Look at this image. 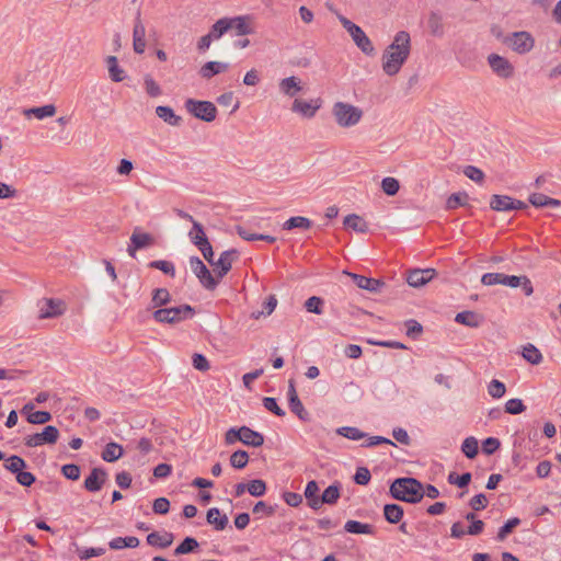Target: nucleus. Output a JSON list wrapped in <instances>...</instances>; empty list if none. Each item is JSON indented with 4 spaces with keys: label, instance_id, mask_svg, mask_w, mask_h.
Listing matches in <instances>:
<instances>
[{
    "label": "nucleus",
    "instance_id": "obj_1",
    "mask_svg": "<svg viewBox=\"0 0 561 561\" xmlns=\"http://www.w3.org/2000/svg\"><path fill=\"white\" fill-rule=\"evenodd\" d=\"M411 54V36L407 31H399L381 56V67L387 76H396Z\"/></svg>",
    "mask_w": 561,
    "mask_h": 561
},
{
    "label": "nucleus",
    "instance_id": "obj_2",
    "mask_svg": "<svg viewBox=\"0 0 561 561\" xmlns=\"http://www.w3.org/2000/svg\"><path fill=\"white\" fill-rule=\"evenodd\" d=\"M390 494L396 500L419 503L423 496V485L414 478L396 479L390 486Z\"/></svg>",
    "mask_w": 561,
    "mask_h": 561
},
{
    "label": "nucleus",
    "instance_id": "obj_3",
    "mask_svg": "<svg viewBox=\"0 0 561 561\" xmlns=\"http://www.w3.org/2000/svg\"><path fill=\"white\" fill-rule=\"evenodd\" d=\"M332 115L337 126L351 128L360 122L363 111L351 103L339 101L332 106Z\"/></svg>",
    "mask_w": 561,
    "mask_h": 561
},
{
    "label": "nucleus",
    "instance_id": "obj_4",
    "mask_svg": "<svg viewBox=\"0 0 561 561\" xmlns=\"http://www.w3.org/2000/svg\"><path fill=\"white\" fill-rule=\"evenodd\" d=\"M195 310L190 305H181L178 307L159 308L153 311L152 318L159 323L176 324L186 319L193 318Z\"/></svg>",
    "mask_w": 561,
    "mask_h": 561
},
{
    "label": "nucleus",
    "instance_id": "obj_5",
    "mask_svg": "<svg viewBox=\"0 0 561 561\" xmlns=\"http://www.w3.org/2000/svg\"><path fill=\"white\" fill-rule=\"evenodd\" d=\"M336 16L343 27L347 31L355 45L366 55L375 53L374 45L365 32L355 23L336 12Z\"/></svg>",
    "mask_w": 561,
    "mask_h": 561
},
{
    "label": "nucleus",
    "instance_id": "obj_6",
    "mask_svg": "<svg viewBox=\"0 0 561 561\" xmlns=\"http://www.w3.org/2000/svg\"><path fill=\"white\" fill-rule=\"evenodd\" d=\"M185 108L191 115L206 123L215 121L217 116V107L209 101L187 99Z\"/></svg>",
    "mask_w": 561,
    "mask_h": 561
},
{
    "label": "nucleus",
    "instance_id": "obj_7",
    "mask_svg": "<svg viewBox=\"0 0 561 561\" xmlns=\"http://www.w3.org/2000/svg\"><path fill=\"white\" fill-rule=\"evenodd\" d=\"M502 43L507 45L513 51L523 55L534 48L535 39L530 33L519 31L502 37Z\"/></svg>",
    "mask_w": 561,
    "mask_h": 561
},
{
    "label": "nucleus",
    "instance_id": "obj_8",
    "mask_svg": "<svg viewBox=\"0 0 561 561\" xmlns=\"http://www.w3.org/2000/svg\"><path fill=\"white\" fill-rule=\"evenodd\" d=\"M38 319H54L62 316L67 306L66 302L58 298H43L38 302Z\"/></svg>",
    "mask_w": 561,
    "mask_h": 561
},
{
    "label": "nucleus",
    "instance_id": "obj_9",
    "mask_svg": "<svg viewBox=\"0 0 561 561\" xmlns=\"http://www.w3.org/2000/svg\"><path fill=\"white\" fill-rule=\"evenodd\" d=\"M59 438V431L56 426L47 425L41 433H35L24 437V444L27 447L34 448L45 444L53 445Z\"/></svg>",
    "mask_w": 561,
    "mask_h": 561
},
{
    "label": "nucleus",
    "instance_id": "obj_10",
    "mask_svg": "<svg viewBox=\"0 0 561 561\" xmlns=\"http://www.w3.org/2000/svg\"><path fill=\"white\" fill-rule=\"evenodd\" d=\"M190 267L199 279L203 287L209 290H214L217 287L218 280L211 275L207 266L198 256L190 257Z\"/></svg>",
    "mask_w": 561,
    "mask_h": 561
},
{
    "label": "nucleus",
    "instance_id": "obj_11",
    "mask_svg": "<svg viewBox=\"0 0 561 561\" xmlns=\"http://www.w3.org/2000/svg\"><path fill=\"white\" fill-rule=\"evenodd\" d=\"M488 64L493 73L502 79H510L514 76L515 68L513 64L499 54H490L488 56Z\"/></svg>",
    "mask_w": 561,
    "mask_h": 561
},
{
    "label": "nucleus",
    "instance_id": "obj_12",
    "mask_svg": "<svg viewBox=\"0 0 561 561\" xmlns=\"http://www.w3.org/2000/svg\"><path fill=\"white\" fill-rule=\"evenodd\" d=\"M490 207L495 211H510L515 209H523L526 207V204L507 195L494 194L491 196Z\"/></svg>",
    "mask_w": 561,
    "mask_h": 561
},
{
    "label": "nucleus",
    "instance_id": "obj_13",
    "mask_svg": "<svg viewBox=\"0 0 561 561\" xmlns=\"http://www.w3.org/2000/svg\"><path fill=\"white\" fill-rule=\"evenodd\" d=\"M239 257L237 250L224 251L219 259L211 264L215 267V273L219 278L224 277L232 266V263Z\"/></svg>",
    "mask_w": 561,
    "mask_h": 561
},
{
    "label": "nucleus",
    "instance_id": "obj_14",
    "mask_svg": "<svg viewBox=\"0 0 561 561\" xmlns=\"http://www.w3.org/2000/svg\"><path fill=\"white\" fill-rule=\"evenodd\" d=\"M146 27L140 19V12L137 13L133 30V48L137 54H142L146 49Z\"/></svg>",
    "mask_w": 561,
    "mask_h": 561
},
{
    "label": "nucleus",
    "instance_id": "obj_15",
    "mask_svg": "<svg viewBox=\"0 0 561 561\" xmlns=\"http://www.w3.org/2000/svg\"><path fill=\"white\" fill-rule=\"evenodd\" d=\"M180 216L193 224L192 229L188 232V237L197 248H202L203 244L208 242L204 228L198 221L194 220V218L187 213L181 211Z\"/></svg>",
    "mask_w": 561,
    "mask_h": 561
},
{
    "label": "nucleus",
    "instance_id": "obj_16",
    "mask_svg": "<svg viewBox=\"0 0 561 561\" xmlns=\"http://www.w3.org/2000/svg\"><path fill=\"white\" fill-rule=\"evenodd\" d=\"M435 275L436 271L434 268L413 270L409 273L407 282L410 286L417 288L427 284Z\"/></svg>",
    "mask_w": 561,
    "mask_h": 561
},
{
    "label": "nucleus",
    "instance_id": "obj_17",
    "mask_svg": "<svg viewBox=\"0 0 561 561\" xmlns=\"http://www.w3.org/2000/svg\"><path fill=\"white\" fill-rule=\"evenodd\" d=\"M107 474L105 470L101 468H93L89 477L84 480V488L89 492H98L102 489Z\"/></svg>",
    "mask_w": 561,
    "mask_h": 561
},
{
    "label": "nucleus",
    "instance_id": "obj_18",
    "mask_svg": "<svg viewBox=\"0 0 561 561\" xmlns=\"http://www.w3.org/2000/svg\"><path fill=\"white\" fill-rule=\"evenodd\" d=\"M228 23L230 24V30H236V33L239 36L252 34L254 32L252 27V16L250 15H240L228 19Z\"/></svg>",
    "mask_w": 561,
    "mask_h": 561
},
{
    "label": "nucleus",
    "instance_id": "obj_19",
    "mask_svg": "<svg viewBox=\"0 0 561 561\" xmlns=\"http://www.w3.org/2000/svg\"><path fill=\"white\" fill-rule=\"evenodd\" d=\"M278 88L285 96L294 98L302 90L301 80L298 77L290 76L282 79Z\"/></svg>",
    "mask_w": 561,
    "mask_h": 561
},
{
    "label": "nucleus",
    "instance_id": "obj_20",
    "mask_svg": "<svg viewBox=\"0 0 561 561\" xmlns=\"http://www.w3.org/2000/svg\"><path fill=\"white\" fill-rule=\"evenodd\" d=\"M348 275L353 278L354 283L358 288L366 289L370 293L380 291L381 287L385 285V283L381 282L380 279L370 278L353 273H350Z\"/></svg>",
    "mask_w": 561,
    "mask_h": 561
},
{
    "label": "nucleus",
    "instance_id": "obj_21",
    "mask_svg": "<svg viewBox=\"0 0 561 561\" xmlns=\"http://www.w3.org/2000/svg\"><path fill=\"white\" fill-rule=\"evenodd\" d=\"M320 105L314 104L313 101H304L300 99H295L291 105V111L294 113H298L304 117L312 118L317 111L319 110Z\"/></svg>",
    "mask_w": 561,
    "mask_h": 561
},
{
    "label": "nucleus",
    "instance_id": "obj_22",
    "mask_svg": "<svg viewBox=\"0 0 561 561\" xmlns=\"http://www.w3.org/2000/svg\"><path fill=\"white\" fill-rule=\"evenodd\" d=\"M229 64L222 61H207L204 64L198 73L203 79L209 80L216 75L227 71Z\"/></svg>",
    "mask_w": 561,
    "mask_h": 561
},
{
    "label": "nucleus",
    "instance_id": "obj_23",
    "mask_svg": "<svg viewBox=\"0 0 561 561\" xmlns=\"http://www.w3.org/2000/svg\"><path fill=\"white\" fill-rule=\"evenodd\" d=\"M240 442L247 446L261 447L264 444V436L248 426H241Z\"/></svg>",
    "mask_w": 561,
    "mask_h": 561
},
{
    "label": "nucleus",
    "instance_id": "obj_24",
    "mask_svg": "<svg viewBox=\"0 0 561 561\" xmlns=\"http://www.w3.org/2000/svg\"><path fill=\"white\" fill-rule=\"evenodd\" d=\"M156 114L159 118L171 126H180L182 123L181 116L176 115L170 106H157Z\"/></svg>",
    "mask_w": 561,
    "mask_h": 561
},
{
    "label": "nucleus",
    "instance_id": "obj_25",
    "mask_svg": "<svg viewBox=\"0 0 561 561\" xmlns=\"http://www.w3.org/2000/svg\"><path fill=\"white\" fill-rule=\"evenodd\" d=\"M343 225L345 228L356 232L366 233L368 231L367 222L356 214L347 215L343 220Z\"/></svg>",
    "mask_w": 561,
    "mask_h": 561
},
{
    "label": "nucleus",
    "instance_id": "obj_26",
    "mask_svg": "<svg viewBox=\"0 0 561 561\" xmlns=\"http://www.w3.org/2000/svg\"><path fill=\"white\" fill-rule=\"evenodd\" d=\"M340 490H341V485L340 483H334V484H331L329 485L322 493V495L320 496L319 499V508L323 505V504H329V505H333L337 502V500L340 499Z\"/></svg>",
    "mask_w": 561,
    "mask_h": 561
},
{
    "label": "nucleus",
    "instance_id": "obj_27",
    "mask_svg": "<svg viewBox=\"0 0 561 561\" xmlns=\"http://www.w3.org/2000/svg\"><path fill=\"white\" fill-rule=\"evenodd\" d=\"M207 523L213 525L216 530H224L228 525V517L221 515L217 507L209 508L206 515Z\"/></svg>",
    "mask_w": 561,
    "mask_h": 561
},
{
    "label": "nucleus",
    "instance_id": "obj_28",
    "mask_svg": "<svg viewBox=\"0 0 561 561\" xmlns=\"http://www.w3.org/2000/svg\"><path fill=\"white\" fill-rule=\"evenodd\" d=\"M318 492H319V485H318L317 481H314V480L309 481L305 489V497L307 500L309 507H311L314 511L319 510L320 496L318 495Z\"/></svg>",
    "mask_w": 561,
    "mask_h": 561
},
{
    "label": "nucleus",
    "instance_id": "obj_29",
    "mask_svg": "<svg viewBox=\"0 0 561 561\" xmlns=\"http://www.w3.org/2000/svg\"><path fill=\"white\" fill-rule=\"evenodd\" d=\"M23 114L26 117L34 115L37 119H44L46 117H51L56 114V106L54 104H47L39 107L25 108L23 111Z\"/></svg>",
    "mask_w": 561,
    "mask_h": 561
},
{
    "label": "nucleus",
    "instance_id": "obj_30",
    "mask_svg": "<svg viewBox=\"0 0 561 561\" xmlns=\"http://www.w3.org/2000/svg\"><path fill=\"white\" fill-rule=\"evenodd\" d=\"M529 203L535 207H559L561 201L551 198L542 193H533L529 196Z\"/></svg>",
    "mask_w": 561,
    "mask_h": 561
},
{
    "label": "nucleus",
    "instance_id": "obj_31",
    "mask_svg": "<svg viewBox=\"0 0 561 561\" xmlns=\"http://www.w3.org/2000/svg\"><path fill=\"white\" fill-rule=\"evenodd\" d=\"M171 301V295L167 288H157L152 291L150 307L156 310L164 308Z\"/></svg>",
    "mask_w": 561,
    "mask_h": 561
},
{
    "label": "nucleus",
    "instance_id": "obj_32",
    "mask_svg": "<svg viewBox=\"0 0 561 561\" xmlns=\"http://www.w3.org/2000/svg\"><path fill=\"white\" fill-rule=\"evenodd\" d=\"M108 75L112 81L122 82L125 79V71L118 66V60L115 56L106 58Z\"/></svg>",
    "mask_w": 561,
    "mask_h": 561
},
{
    "label": "nucleus",
    "instance_id": "obj_33",
    "mask_svg": "<svg viewBox=\"0 0 561 561\" xmlns=\"http://www.w3.org/2000/svg\"><path fill=\"white\" fill-rule=\"evenodd\" d=\"M123 453L124 449L119 444L111 442L106 444L102 451V459L107 462H113L119 459L123 456Z\"/></svg>",
    "mask_w": 561,
    "mask_h": 561
},
{
    "label": "nucleus",
    "instance_id": "obj_34",
    "mask_svg": "<svg viewBox=\"0 0 561 561\" xmlns=\"http://www.w3.org/2000/svg\"><path fill=\"white\" fill-rule=\"evenodd\" d=\"M455 321L470 328H477L481 323V317L473 311H462L456 314Z\"/></svg>",
    "mask_w": 561,
    "mask_h": 561
},
{
    "label": "nucleus",
    "instance_id": "obj_35",
    "mask_svg": "<svg viewBox=\"0 0 561 561\" xmlns=\"http://www.w3.org/2000/svg\"><path fill=\"white\" fill-rule=\"evenodd\" d=\"M427 26L432 35L443 36L444 24L443 18L438 12L432 11L428 15Z\"/></svg>",
    "mask_w": 561,
    "mask_h": 561
},
{
    "label": "nucleus",
    "instance_id": "obj_36",
    "mask_svg": "<svg viewBox=\"0 0 561 561\" xmlns=\"http://www.w3.org/2000/svg\"><path fill=\"white\" fill-rule=\"evenodd\" d=\"M130 242L135 244L136 248L145 249L154 243V238L150 233L139 232L138 229H135L130 237Z\"/></svg>",
    "mask_w": 561,
    "mask_h": 561
},
{
    "label": "nucleus",
    "instance_id": "obj_37",
    "mask_svg": "<svg viewBox=\"0 0 561 561\" xmlns=\"http://www.w3.org/2000/svg\"><path fill=\"white\" fill-rule=\"evenodd\" d=\"M383 515L388 523L398 524L403 517V508L398 504H386Z\"/></svg>",
    "mask_w": 561,
    "mask_h": 561
},
{
    "label": "nucleus",
    "instance_id": "obj_38",
    "mask_svg": "<svg viewBox=\"0 0 561 561\" xmlns=\"http://www.w3.org/2000/svg\"><path fill=\"white\" fill-rule=\"evenodd\" d=\"M173 541V535L172 534H165L160 535L158 533H151L147 536V542L150 546H157L160 548H167L169 547Z\"/></svg>",
    "mask_w": 561,
    "mask_h": 561
},
{
    "label": "nucleus",
    "instance_id": "obj_39",
    "mask_svg": "<svg viewBox=\"0 0 561 561\" xmlns=\"http://www.w3.org/2000/svg\"><path fill=\"white\" fill-rule=\"evenodd\" d=\"M344 529L351 534H364L371 535L373 526L369 524H363L357 520H347L344 525Z\"/></svg>",
    "mask_w": 561,
    "mask_h": 561
},
{
    "label": "nucleus",
    "instance_id": "obj_40",
    "mask_svg": "<svg viewBox=\"0 0 561 561\" xmlns=\"http://www.w3.org/2000/svg\"><path fill=\"white\" fill-rule=\"evenodd\" d=\"M312 226V221L302 216L290 217L283 224V229L291 230L295 228L309 229Z\"/></svg>",
    "mask_w": 561,
    "mask_h": 561
},
{
    "label": "nucleus",
    "instance_id": "obj_41",
    "mask_svg": "<svg viewBox=\"0 0 561 561\" xmlns=\"http://www.w3.org/2000/svg\"><path fill=\"white\" fill-rule=\"evenodd\" d=\"M522 354L525 360L533 365H539L542 362V354L533 344H527L526 346H524Z\"/></svg>",
    "mask_w": 561,
    "mask_h": 561
},
{
    "label": "nucleus",
    "instance_id": "obj_42",
    "mask_svg": "<svg viewBox=\"0 0 561 561\" xmlns=\"http://www.w3.org/2000/svg\"><path fill=\"white\" fill-rule=\"evenodd\" d=\"M27 467L25 460L16 455L10 456L5 459L4 468L11 473L16 474L19 471L24 470Z\"/></svg>",
    "mask_w": 561,
    "mask_h": 561
},
{
    "label": "nucleus",
    "instance_id": "obj_43",
    "mask_svg": "<svg viewBox=\"0 0 561 561\" xmlns=\"http://www.w3.org/2000/svg\"><path fill=\"white\" fill-rule=\"evenodd\" d=\"M469 196L465 192H458L451 194L446 202L447 209H456L460 206H467Z\"/></svg>",
    "mask_w": 561,
    "mask_h": 561
},
{
    "label": "nucleus",
    "instance_id": "obj_44",
    "mask_svg": "<svg viewBox=\"0 0 561 561\" xmlns=\"http://www.w3.org/2000/svg\"><path fill=\"white\" fill-rule=\"evenodd\" d=\"M520 525V519L518 517L510 518L497 531V540L503 541L507 538V536L513 533V530Z\"/></svg>",
    "mask_w": 561,
    "mask_h": 561
},
{
    "label": "nucleus",
    "instance_id": "obj_45",
    "mask_svg": "<svg viewBox=\"0 0 561 561\" xmlns=\"http://www.w3.org/2000/svg\"><path fill=\"white\" fill-rule=\"evenodd\" d=\"M381 190L388 196H394L400 190V183L396 178L387 176L381 181Z\"/></svg>",
    "mask_w": 561,
    "mask_h": 561
},
{
    "label": "nucleus",
    "instance_id": "obj_46",
    "mask_svg": "<svg viewBox=\"0 0 561 561\" xmlns=\"http://www.w3.org/2000/svg\"><path fill=\"white\" fill-rule=\"evenodd\" d=\"M336 433L343 437H346L352 440H359L366 436L364 432H362L357 427L353 426H343L336 430Z\"/></svg>",
    "mask_w": 561,
    "mask_h": 561
},
{
    "label": "nucleus",
    "instance_id": "obj_47",
    "mask_svg": "<svg viewBox=\"0 0 561 561\" xmlns=\"http://www.w3.org/2000/svg\"><path fill=\"white\" fill-rule=\"evenodd\" d=\"M198 547V542L193 537H186L174 550V554H185L193 552Z\"/></svg>",
    "mask_w": 561,
    "mask_h": 561
},
{
    "label": "nucleus",
    "instance_id": "obj_48",
    "mask_svg": "<svg viewBox=\"0 0 561 561\" xmlns=\"http://www.w3.org/2000/svg\"><path fill=\"white\" fill-rule=\"evenodd\" d=\"M249 462V455L245 450H237L230 456V465L236 469H243Z\"/></svg>",
    "mask_w": 561,
    "mask_h": 561
},
{
    "label": "nucleus",
    "instance_id": "obj_49",
    "mask_svg": "<svg viewBox=\"0 0 561 561\" xmlns=\"http://www.w3.org/2000/svg\"><path fill=\"white\" fill-rule=\"evenodd\" d=\"M324 301L318 296L308 298L305 302V308L310 313L321 314L323 312Z\"/></svg>",
    "mask_w": 561,
    "mask_h": 561
},
{
    "label": "nucleus",
    "instance_id": "obj_50",
    "mask_svg": "<svg viewBox=\"0 0 561 561\" xmlns=\"http://www.w3.org/2000/svg\"><path fill=\"white\" fill-rule=\"evenodd\" d=\"M505 392H506V387L502 381H500L497 379H493L489 382L488 393L492 398L500 399L505 394Z\"/></svg>",
    "mask_w": 561,
    "mask_h": 561
},
{
    "label": "nucleus",
    "instance_id": "obj_51",
    "mask_svg": "<svg viewBox=\"0 0 561 561\" xmlns=\"http://www.w3.org/2000/svg\"><path fill=\"white\" fill-rule=\"evenodd\" d=\"M462 453L470 459L478 454V440L474 437H467L461 445Z\"/></svg>",
    "mask_w": 561,
    "mask_h": 561
},
{
    "label": "nucleus",
    "instance_id": "obj_52",
    "mask_svg": "<svg viewBox=\"0 0 561 561\" xmlns=\"http://www.w3.org/2000/svg\"><path fill=\"white\" fill-rule=\"evenodd\" d=\"M247 491L252 496H262L266 492V484L263 480L255 479L249 482V484L247 485Z\"/></svg>",
    "mask_w": 561,
    "mask_h": 561
},
{
    "label": "nucleus",
    "instance_id": "obj_53",
    "mask_svg": "<svg viewBox=\"0 0 561 561\" xmlns=\"http://www.w3.org/2000/svg\"><path fill=\"white\" fill-rule=\"evenodd\" d=\"M230 30L228 18L219 19L213 26L209 34L211 37L220 38L227 31Z\"/></svg>",
    "mask_w": 561,
    "mask_h": 561
},
{
    "label": "nucleus",
    "instance_id": "obj_54",
    "mask_svg": "<svg viewBox=\"0 0 561 561\" xmlns=\"http://www.w3.org/2000/svg\"><path fill=\"white\" fill-rule=\"evenodd\" d=\"M277 306V299L274 295H271L266 301L263 304V310L257 312H252V318L259 319L261 316L266 314L270 316Z\"/></svg>",
    "mask_w": 561,
    "mask_h": 561
},
{
    "label": "nucleus",
    "instance_id": "obj_55",
    "mask_svg": "<svg viewBox=\"0 0 561 561\" xmlns=\"http://www.w3.org/2000/svg\"><path fill=\"white\" fill-rule=\"evenodd\" d=\"M51 420V414L47 411H35L28 413L27 422L31 424H45Z\"/></svg>",
    "mask_w": 561,
    "mask_h": 561
},
{
    "label": "nucleus",
    "instance_id": "obj_56",
    "mask_svg": "<svg viewBox=\"0 0 561 561\" xmlns=\"http://www.w3.org/2000/svg\"><path fill=\"white\" fill-rule=\"evenodd\" d=\"M149 266L152 268L160 270L161 272H163L167 275H171V276L175 275V270H174V265L172 262L164 261V260H158V261L150 262Z\"/></svg>",
    "mask_w": 561,
    "mask_h": 561
},
{
    "label": "nucleus",
    "instance_id": "obj_57",
    "mask_svg": "<svg viewBox=\"0 0 561 561\" xmlns=\"http://www.w3.org/2000/svg\"><path fill=\"white\" fill-rule=\"evenodd\" d=\"M19 197V191L11 184L0 181V199H14Z\"/></svg>",
    "mask_w": 561,
    "mask_h": 561
},
{
    "label": "nucleus",
    "instance_id": "obj_58",
    "mask_svg": "<svg viewBox=\"0 0 561 561\" xmlns=\"http://www.w3.org/2000/svg\"><path fill=\"white\" fill-rule=\"evenodd\" d=\"M144 83L148 95L157 98L162 93L160 85L153 80L151 76L147 75L145 77Z\"/></svg>",
    "mask_w": 561,
    "mask_h": 561
},
{
    "label": "nucleus",
    "instance_id": "obj_59",
    "mask_svg": "<svg viewBox=\"0 0 561 561\" xmlns=\"http://www.w3.org/2000/svg\"><path fill=\"white\" fill-rule=\"evenodd\" d=\"M471 481V473L466 472L461 476H457L455 472L449 473L448 476V482L450 484H456L459 488L467 486Z\"/></svg>",
    "mask_w": 561,
    "mask_h": 561
},
{
    "label": "nucleus",
    "instance_id": "obj_60",
    "mask_svg": "<svg viewBox=\"0 0 561 561\" xmlns=\"http://www.w3.org/2000/svg\"><path fill=\"white\" fill-rule=\"evenodd\" d=\"M526 410L525 404L520 399H510L505 403V412L510 414H519Z\"/></svg>",
    "mask_w": 561,
    "mask_h": 561
},
{
    "label": "nucleus",
    "instance_id": "obj_61",
    "mask_svg": "<svg viewBox=\"0 0 561 561\" xmlns=\"http://www.w3.org/2000/svg\"><path fill=\"white\" fill-rule=\"evenodd\" d=\"M61 473L69 480L76 481L80 478V467L73 463L64 465Z\"/></svg>",
    "mask_w": 561,
    "mask_h": 561
},
{
    "label": "nucleus",
    "instance_id": "obj_62",
    "mask_svg": "<svg viewBox=\"0 0 561 561\" xmlns=\"http://www.w3.org/2000/svg\"><path fill=\"white\" fill-rule=\"evenodd\" d=\"M463 174L477 183H481L484 179V173L482 170L473 165H467L463 169Z\"/></svg>",
    "mask_w": 561,
    "mask_h": 561
},
{
    "label": "nucleus",
    "instance_id": "obj_63",
    "mask_svg": "<svg viewBox=\"0 0 561 561\" xmlns=\"http://www.w3.org/2000/svg\"><path fill=\"white\" fill-rule=\"evenodd\" d=\"M263 405L266 410L271 411L277 416H284L285 411L277 404L276 400L271 397H265L263 399Z\"/></svg>",
    "mask_w": 561,
    "mask_h": 561
},
{
    "label": "nucleus",
    "instance_id": "obj_64",
    "mask_svg": "<svg viewBox=\"0 0 561 561\" xmlns=\"http://www.w3.org/2000/svg\"><path fill=\"white\" fill-rule=\"evenodd\" d=\"M15 479L23 486H31L36 480L35 476L32 472L25 471V469L19 471L15 474Z\"/></svg>",
    "mask_w": 561,
    "mask_h": 561
}]
</instances>
